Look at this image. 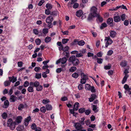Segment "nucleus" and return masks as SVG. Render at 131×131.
Here are the masks:
<instances>
[{
    "mask_svg": "<svg viewBox=\"0 0 131 131\" xmlns=\"http://www.w3.org/2000/svg\"><path fill=\"white\" fill-rule=\"evenodd\" d=\"M2 116L3 119H6L8 115L6 113L4 112L2 114Z\"/></svg>",
    "mask_w": 131,
    "mask_h": 131,
    "instance_id": "nucleus-35",
    "label": "nucleus"
},
{
    "mask_svg": "<svg viewBox=\"0 0 131 131\" xmlns=\"http://www.w3.org/2000/svg\"><path fill=\"white\" fill-rule=\"evenodd\" d=\"M121 7V6H117L115 8H113L110 9V10L112 11H116L117 10V9L120 8Z\"/></svg>",
    "mask_w": 131,
    "mask_h": 131,
    "instance_id": "nucleus-46",
    "label": "nucleus"
},
{
    "mask_svg": "<svg viewBox=\"0 0 131 131\" xmlns=\"http://www.w3.org/2000/svg\"><path fill=\"white\" fill-rule=\"evenodd\" d=\"M4 105L5 106H8L9 105V103L8 101L7 100H5L4 102Z\"/></svg>",
    "mask_w": 131,
    "mask_h": 131,
    "instance_id": "nucleus-57",
    "label": "nucleus"
},
{
    "mask_svg": "<svg viewBox=\"0 0 131 131\" xmlns=\"http://www.w3.org/2000/svg\"><path fill=\"white\" fill-rule=\"evenodd\" d=\"M54 17L51 15H50L46 19V22L48 24V26L49 28H52L53 27L52 22L53 20Z\"/></svg>",
    "mask_w": 131,
    "mask_h": 131,
    "instance_id": "nucleus-5",
    "label": "nucleus"
},
{
    "mask_svg": "<svg viewBox=\"0 0 131 131\" xmlns=\"http://www.w3.org/2000/svg\"><path fill=\"white\" fill-rule=\"evenodd\" d=\"M75 128L78 130H80L83 128V127L81 124L79 123H75Z\"/></svg>",
    "mask_w": 131,
    "mask_h": 131,
    "instance_id": "nucleus-8",
    "label": "nucleus"
},
{
    "mask_svg": "<svg viewBox=\"0 0 131 131\" xmlns=\"http://www.w3.org/2000/svg\"><path fill=\"white\" fill-rule=\"evenodd\" d=\"M49 9H46L45 10V14L47 15H49L50 14L51 11L49 10Z\"/></svg>",
    "mask_w": 131,
    "mask_h": 131,
    "instance_id": "nucleus-54",
    "label": "nucleus"
},
{
    "mask_svg": "<svg viewBox=\"0 0 131 131\" xmlns=\"http://www.w3.org/2000/svg\"><path fill=\"white\" fill-rule=\"evenodd\" d=\"M57 15V14L55 11H53L51 13V12L50 15H51V16H53V17H54L55 16H56Z\"/></svg>",
    "mask_w": 131,
    "mask_h": 131,
    "instance_id": "nucleus-50",
    "label": "nucleus"
},
{
    "mask_svg": "<svg viewBox=\"0 0 131 131\" xmlns=\"http://www.w3.org/2000/svg\"><path fill=\"white\" fill-rule=\"evenodd\" d=\"M90 89V90H90L92 92H95L94 87L93 86H91Z\"/></svg>",
    "mask_w": 131,
    "mask_h": 131,
    "instance_id": "nucleus-56",
    "label": "nucleus"
},
{
    "mask_svg": "<svg viewBox=\"0 0 131 131\" xmlns=\"http://www.w3.org/2000/svg\"><path fill=\"white\" fill-rule=\"evenodd\" d=\"M69 40V39L63 38L62 40V43L64 44L66 43Z\"/></svg>",
    "mask_w": 131,
    "mask_h": 131,
    "instance_id": "nucleus-42",
    "label": "nucleus"
},
{
    "mask_svg": "<svg viewBox=\"0 0 131 131\" xmlns=\"http://www.w3.org/2000/svg\"><path fill=\"white\" fill-rule=\"evenodd\" d=\"M16 123L14 121L12 118L8 119L7 122V126L9 127L10 129L13 130L15 128Z\"/></svg>",
    "mask_w": 131,
    "mask_h": 131,
    "instance_id": "nucleus-2",
    "label": "nucleus"
},
{
    "mask_svg": "<svg viewBox=\"0 0 131 131\" xmlns=\"http://www.w3.org/2000/svg\"><path fill=\"white\" fill-rule=\"evenodd\" d=\"M96 17L97 16L94 15H93V14H91L90 13L87 19L88 21H90L92 20L94 17Z\"/></svg>",
    "mask_w": 131,
    "mask_h": 131,
    "instance_id": "nucleus-14",
    "label": "nucleus"
},
{
    "mask_svg": "<svg viewBox=\"0 0 131 131\" xmlns=\"http://www.w3.org/2000/svg\"><path fill=\"white\" fill-rule=\"evenodd\" d=\"M46 109L45 106H43L41 107L40 110L41 112L45 113L46 111Z\"/></svg>",
    "mask_w": 131,
    "mask_h": 131,
    "instance_id": "nucleus-48",
    "label": "nucleus"
},
{
    "mask_svg": "<svg viewBox=\"0 0 131 131\" xmlns=\"http://www.w3.org/2000/svg\"><path fill=\"white\" fill-rule=\"evenodd\" d=\"M41 73H37L36 74L35 78L37 79H39L41 78Z\"/></svg>",
    "mask_w": 131,
    "mask_h": 131,
    "instance_id": "nucleus-32",
    "label": "nucleus"
},
{
    "mask_svg": "<svg viewBox=\"0 0 131 131\" xmlns=\"http://www.w3.org/2000/svg\"><path fill=\"white\" fill-rule=\"evenodd\" d=\"M97 97L96 95L94 94H92L91 95V97L89 99V101L90 102L93 101Z\"/></svg>",
    "mask_w": 131,
    "mask_h": 131,
    "instance_id": "nucleus-11",
    "label": "nucleus"
},
{
    "mask_svg": "<svg viewBox=\"0 0 131 131\" xmlns=\"http://www.w3.org/2000/svg\"><path fill=\"white\" fill-rule=\"evenodd\" d=\"M49 99H43L42 101V103L44 104H46L50 102Z\"/></svg>",
    "mask_w": 131,
    "mask_h": 131,
    "instance_id": "nucleus-30",
    "label": "nucleus"
},
{
    "mask_svg": "<svg viewBox=\"0 0 131 131\" xmlns=\"http://www.w3.org/2000/svg\"><path fill=\"white\" fill-rule=\"evenodd\" d=\"M84 117H83L81 118V119L80 120L79 122L80 124L82 125H83L84 124V121L85 120Z\"/></svg>",
    "mask_w": 131,
    "mask_h": 131,
    "instance_id": "nucleus-41",
    "label": "nucleus"
},
{
    "mask_svg": "<svg viewBox=\"0 0 131 131\" xmlns=\"http://www.w3.org/2000/svg\"><path fill=\"white\" fill-rule=\"evenodd\" d=\"M44 2V0H41L40 1L38 4V5L39 6H41L43 4V3Z\"/></svg>",
    "mask_w": 131,
    "mask_h": 131,
    "instance_id": "nucleus-64",
    "label": "nucleus"
},
{
    "mask_svg": "<svg viewBox=\"0 0 131 131\" xmlns=\"http://www.w3.org/2000/svg\"><path fill=\"white\" fill-rule=\"evenodd\" d=\"M24 129V126H19L16 128L17 131H22Z\"/></svg>",
    "mask_w": 131,
    "mask_h": 131,
    "instance_id": "nucleus-21",
    "label": "nucleus"
},
{
    "mask_svg": "<svg viewBox=\"0 0 131 131\" xmlns=\"http://www.w3.org/2000/svg\"><path fill=\"white\" fill-rule=\"evenodd\" d=\"M69 49V47L68 46H66L63 48V49L62 50L63 51V52H66L67 51H69L68 50Z\"/></svg>",
    "mask_w": 131,
    "mask_h": 131,
    "instance_id": "nucleus-52",
    "label": "nucleus"
},
{
    "mask_svg": "<svg viewBox=\"0 0 131 131\" xmlns=\"http://www.w3.org/2000/svg\"><path fill=\"white\" fill-rule=\"evenodd\" d=\"M104 41L105 43V47L107 48L108 46L111 45L113 43L112 40L110 38V36L105 37Z\"/></svg>",
    "mask_w": 131,
    "mask_h": 131,
    "instance_id": "nucleus-6",
    "label": "nucleus"
},
{
    "mask_svg": "<svg viewBox=\"0 0 131 131\" xmlns=\"http://www.w3.org/2000/svg\"><path fill=\"white\" fill-rule=\"evenodd\" d=\"M78 44L79 46H83L85 44V42L84 41L81 40L78 42Z\"/></svg>",
    "mask_w": 131,
    "mask_h": 131,
    "instance_id": "nucleus-26",
    "label": "nucleus"
},
{
    "mask_svg": "<svg viewBox=\"0 0 131 131\" xmlns=\"http://www.w3.org/2000/svg\"><path fill=\"white\" fill-rule=\"evenodd\" d=\"M79 6V5L78 3H75L73 5V7L74 8H76L78 7Z\"/></svg>",
    "mask_w": 131,
    "mask_h": 131,
    "instance_id": "nucleus-63",
    "label": "nucleus"
},
{
    "mask_svg": "<svg viewBox=\"0 0 131 131\" xmlns=\"http://www.w3.org/2000/svg\"><path fill=\"white\" fill-rule=\"evenodd\" d=\"M74 55L70 56L68 60L69 62L71 63L74 66L78 65L80 63L79 60Z\"/></svg>",
    "mask_w": 131,
    "mask_h": 131,
    "instance_id": "nucleus-1",
    "label": "nucleus"
},
{
    "mask_svg": "<svg viewBox=\"0 0 131 131\" xmlns=\"http://www.w3.org/2000/svg\"><path fill=\"white\" fill-rule=\"evenodd\" d=\"M46 109L47 110H51L52 109V107L51 105L47 104L46 106Z\"/></svg>",
    "mask_w": 131,
    "mask_h": 131,
    "instance_id": "nucleus-23",
    "label": "nucleus"
},
{
    "mask_svg": "<svg viewBox=\"0 0 131 131\" xmlns=\"http://www.w3.org/2000/svg\"><path fill=\"white\" fill-rule=\"evenodd\" d=\"M127 64V61H124L121 63L120 65L122 67H125Z\"/></svg>",
    "mask_w": 131,
    "mask_h": 131,
    "instance_id": "nucleus-24",
    "label": "nucleus"
},
{
    "mask_svg": "<svg viewBox=\"0 0 131 131\" xmlns=\"http://www.w3.org/2000/svg\"><path fill=\"white\" fill-rule=\"evenodd\" d=\"M93 108V110L95 112H97L98 110L97 109V106L95 105H93L92 106Z\"/></svg>",
    "mask_w": 131,
    "mask_h": 131,
    "instance_id": "nucleus-29",
    "label": "nucleus"
},
{
    "mask_svg": "<svg viewBox=\"0 0 131 131\" xmlns=\"http://www.w3.org/2000/svg\"><path fill=\"white\" fill-rule=\"evenodd\" d=\"M41 41L39 39H37L35 40V42L37 45H39L41 43Z\"/></svg>",
    "mask_w": 131,
    "mask_h": 131,
    "instance_id": "nucleus-45",
    "label": "nucleus"
},
{
    "mask_svg": "<svg viewBox=\"0 0 131 131\" xmlns=\"http://www.w3.org/2000/svg\"><path fill=\"white\" fill-rule=\"evenodd\" d=\"M30 85H32L33 86H34L37 88L39 86V83L37 81H36L34 83L31 82L30 83Z\"/></svg>",
    "mask_w": 131,
    "mask_h": 131,
    "instance_id": "nucleus-10",
    "label": "nucleus"
},
{
    "mask_svg": "<svg viewBox=\"0 0 131 131\" xmlns=\"http://www.w3.org/2000/svg\"><path fill=\"white\" fill-rule=\"evenodd\" d=\"M91 86L89 84H86L85 85V89L86 90H90V89Z\"/></svg>",
    "mask_w": 131,
    "mask_h": 131,
    "instance_id": "nucleus-34",
    "label": "nucleus"
},
{
    "mask_svg": "<svg viewBox=\"0 0 131 131\" xmlns=\"http://www.w3.org/2000/svg\"><path fill=\"white\" fill-rule=\"evenodd\" d=\"M67 60V59L65 57H63L62 59H61V62L62 64L65 63Z\"/></svg>",
    "mask_w": 131,
    "mask_h": 131,
    "instance_id": "nucleus-25",
    "label": "nucleus"
},
{
    "mask_svg": "<svg viewBox=\"0 0 131 131\" xmlns=\"http://www.w3.org/2000/svg\"><path fill=\"white\" fill-rule=\"evenodd\" d=\"M51 38L48 36L46 37L45 39V41L46 43H48L51 42Z\"/></svg>",
    "mask_w": 131,
    "mask_h": 131,
    "instance_id": "nucleus-16",
    "label": "nucleus"
},
{
    "mask_svg": "<svg viewBox=\"0 0 131 131\" xmlns=\"http://www.w3.org/2000/svg\"><path fill=\"white\" fill-rule=\"evenodd\" d=\"M57 45L59 47V49L60 51L61 50H63V45L61 44V42L59 41L57 43Z\"/></svg>",
    "mask_w": 131,
    "mask_h": 131,
    "instance_id": "nucleus-13",
    "label": "nucleus"
},
{
    "mask_svg": "<svg viewBox=\"0 0 131 131\" xmlns=\"http://www.w3.org/2000/svg\"><path fill=\"white\" fill-rule=\"evenodd\" d=\"M113 51L112 50H110L107 52V54L108 55H111L113 53Z\"/></svg>",
    "mask_w": 131,
    "mask_h": 131,
    "instance_id": "nucleus-62",
    "label": "nucleus"
},
{
    "mask_svg": "<svg viewBox=\"0 0 131 131\" xmlns=\"http://www.w3.org/2000/svg\"><path fill=\"white\" fill-rule=\"evenodd\" d=\"M36 128V126L35 123H33L31 126V128L33 130H35Z\"/></svg>",
    "mask_w": 131,
    "mask_h": 131,
    "instance_id": "nucleus-47",
    "label": "nucleus"
},
{
    "mask_svg": "<svg viewBox=\"0 0 131 131\" xmlns=\"http://www.w3.org/2000/svg\"><path fill=\"white\" fill-rule=\"evenodd\" d=\"M97 62L99 64H101L102 63V61L103 60L101 58H97Z\"/></svg>",
    "mask_w": 131,
    "mask_h": 131,
    "instance_id": "nucleus-55",
    "label": "nucleus"
},
{
    "mask_svg": "<svg viewBox=\"0 0 131 131\" xmlns=\"http://www.w3.org/2000/svg\"><path fill=\"white\" fill-rule=\"evenodd\" d=\"M31 120V117L30 116L27 117L25 118V121L28 122H29Z\"/></svg>",
    "mask_w": 131,
    "mask_h": 131,
    "instance_id": "nucleus-40",
    "label": "nucleus"
},
{
    "mask_svg": "<svg viewBox=\"0 0 131 131\" xmlns=\"http://www.w3.org/2000/svg\"><path fill=\"white\" fill-rule=\"evenodd\" d=\"M78 73L80 74L81 76L82 79L81 80V83L82 84L85 83L86 80L88 79L87 76L84 74L81 70H79Z\"/></svg>",
    "mask_w": 131,
    "mask_h": 131,
    "instance_id": "nucleus-3",
    "label": "nucleus"
},
{
    "mask_svg": "<svg viewBox=\"0 0 131 131\" xmlns=\"http://www.w3.org/2000/svg\"><path fill=\"white\" fill-rule=\"evenodd\" d=\"M111 66L110 64H108V65L105 66L104 67V69L106 70L110 69L111 68Z\"/></svg>",
    "mask_w": 131,
    "mask_h": 131,
    "instance_id": "nucleus-44",
    "label": "nucleus"
},
{
    "mask_svg": "<svg viewBox=\"0 0 131 131\" xmlns=\"http://www.w3.org/2000/svg\"><path fill=\"white\" fill-rule=\"evenodd\" d=\"M29 85V82L28 81H26L24 82L23 85L25 87H27Z\"/></svg>",
    "mask_w": 131,
    "mask_h": 131,
    "instance_id": "nucleus-53",
    "label": "nucleus"
},
{
    "mask_svg": "<svg viewBox=\"0 0 131 131\" xmlns=\"http://www.w3.org/2000/svg\"><path fill=\"white\" fill-rule=\"evenodd\" d=\"M8 78L9 81H6L4 82V85L5 86L9 85L10 82H12L13 83H14L17 80L16 77L15 78L13 76L12 77H9Z\"/></svg>",
    "mask_w": 131,
    "mask_h": 131,
    "instance_id": "nucleus-4",
    "label": "nucleus"
},
{
    "mask_svg": "<svg viewBox=\"0 0 131 131\" xmlns=\"http://www.w3.org/2000/svg\"><path fill=\"white\" fill-rule=\"evenodd\" d=\"M77 69V68L75 67H72L69 69V71L71 72H73Z\"/></svg>",
    "mask_w": 131,
    "mask_h": 131,
    "instance_id": "nucleus-33",
    "label": "nucleus"
},
{
    "mask_svg": "<svg viewBox=\"0 0 131 131\" xmlns=\"http://www.w3.org/2000/svg\"><path fill=\"white\" fill-rule=\"evenodd\" d=\"M97 8L94 6H93L91 8L90 13L97 16L98 14L97 13Z\"/></svg>",
    "mask_w": 131,
    "mask_h": 131,
    "instance_id": "nucleus-7",
    "label": "nucleus"
},
{
    "mask_svg": "<svg viewBox=\"0 0 131 131\" xmlns=\"http://www.w3.org/2000/svg\"><path fill=\"white\" fill-rule=\"evenodd\" d=\"M23 119V117L21 116H18L17 117L15 120L16 122L18 123H20Z\"/></svg>",
    "mask_w": 131,
    "mask_h": 131,
    "instance_id": "nucleus-12",
    "label": "nucleus"
},
{
    "mask_svg": "<svg viewBox=\"0 0 131 131\" xmlns=\"http://www.w3.org/2000/svg\"><path fill=\"white\" fill-rule=\"evenodd\" d=\"M79 106V103L78 102L75 103L74 105L73 109H74V110H75V111H77L78 109Z\"/></svg>",
    "mask_w": 131,
    "mask_h": 131,
    "instance_id": "nucleus-17",
    "label": "nucleus"
},
{
    "mask_svg": "<svg viewBox=\"0 0 131 131\" xmlns=\"http://www.w3.org/2000/svg\"><path fill=\"white\" fill-rule=\"evenodd\" d=\"M42 32L44 34H46L48 32V29L47 28L44 29L43 30Z\"/></svg>",
    "mask_w": 131,
    "mask_h": 131,
    "instance_id": "nucleus-51",
    "label": "nucleus"
},
{
    "mask_svg": "<svg viewBox=\"0 0 131 131\" xmlns=\"http://www.w3.org/2000/svg\"><path fill=\"white\" fill-rule=\"evenodd\" d=\"M110 36L112 37H114L116 35V32L114 31H111L110 32Z\"/></svg>",
    "mask_w": 131,
    "mask_h": 131,
    "instance_id": "nucleus-18",
    "label": "nucleus"
},
{
    "mask_svg": "<svg viewBox=\"0 0 131 131\" xmlns=\"http://www.w3.org/2000/svg\"><path fill=\"white\" fill-rule=\"evenodd\" d=\"M63 53L67 58L69 57V51H67L66 52H63Z\"/></svg>",
    "mask_w": 131,
    "mask_h": 131,
    "instance_id": "nucleus-38",
    "label": "nucleus"
},
{
    "mask_svg": "<svg viewBox=\"0 0 131 131\" xmlns=\"http://www.w3.org/2000/svg\"><path fill=\"white\" fill-rule=\"evenodd\" d=\"M83 11L81 10H80L76 13V15L78 17H81L83 14Z\"/></svg>",
    "mask_w": 131,
    "mask_h": 131,
    "instance_id": "nucleus-15",
    "label": "nucleus"
},
{
    "mask_svg": "<svg viewBox=\"0 0 131 131\" xmlns=\"http://www.w3.org/2000/svg\"><path fill=\"white\" fill-rule=\"evenodd\" d=\"M17 98L14 95H12L10 96V101L14 102L16 100Z\"/></svg>",
    "mask_w": 131,
    "mask_h": 131,
    "instance_id": "nucleus-20",
    "label": "nucleus"
},
{
    "mask_svg": "<svg viewBox=\"0 0 131 131\" xmlns=\"http://www.w3.org/2000/svg\"><path fill=\"white\" fill-rule=\"evenodd\" d=\"M85 109L83 108H82L80 109L79 110V112L81 113H83L85 112Z\"/></svg>",
    "mask_w": 131,
    "mask_h": 131,
    "instance_id": "nucleus-49",
    "label": "nucleus"
},
{
    "mask_svg": "<svg viewBox=\"0 0 131 131\" xmlns=\"http://www.w3.org/2000/svg\"><path fill=\"white\" fill-rule=\"evenodd\" d=\"M24 105L22 104H21L19 105L18 107V109L19 110L21 111L22 109L24 108Z\"/></svg>",
    "mask_w": 131,
    "mask_h": 131,
    "instance_id": "nucleus-27",
    "label": "nucleus"
},
{
    "mask_svg": "<svg viewBox=\"0 0 131 131\" xmlns=\"http://www.w3.org/2000/svg\"><path fill=\"white\" fill-rule=\"evenodd\" d=\"M46 7L48 9H51L52 8V6L50 4L47 3L46 5Z\"/></svg>",
    "mask_w": 131,
    "mask_h": 131,
    "instance_id": "nucleus-28",
    "label": "nucleus"
},
{
    "mask_svg": "<svg viewBox=\"0 0 131 131\" xmlns=\"http://www.w3.org/2000/svg\"><path fill=\"white\" fill-rule=\"evenodd\" d=\"M84 112L86 115H88L91 113V111L90 110H85Z\"/></svg>",
    "mask_w": 131,
    "mask_h": 131,
    "instance_id": "nucleus-60",
    "label": "nucleus"
},
{
    "mask_svg": "<svg viewBox=\"0 0 131 131\" xmlns=\"http://www.w3.org/2000/svg\"><path fill=\"white\" fill-rule=\"evenodd\" d=\"M79 75L78 73H74L72 74V77L75 78H77L79 76Z\"/></svg>",
    "mask_w": 131,
    "mask_h": 131,
    "instance_id": "nucleus-39",
    "label": "nucleus"
},
{
    "mask_svg": "<svg viewBox=\"0 0 131 131\" xmlns=\"http://www.w3.org/2000/svg\"><path fill=\"white\" fill-rule=\"evenodd\" d=\"M107 26V25L105 23H103L102 24H101V26L100 27V28L101 29H102L106 27Z\"/></svg>",
    "mask_w": 131,
    "mask_h": 131,
    "instance_id": "nucleus-43",
    "label": "nucleus"
},
{
    "mask_svg": "<svg viewBox=\"0 0 131 131\" xmlns=\"http://www.w3.org/2000/svg\"><path fill=\"white\" fill-rule=\"evenodd\" d=\"M125 15L124 14H122L120 15L121 19L123 21H124L125 19Z\"/></svg>",
    "mask_w": 131,
    "mask_h": 131,
    "instance_id": "nucleus-36",
    "label": "nucleus"
},
{
    "mask_svg": "<svg viewBox=\"0 0 131 131\" xmlns=\"http://www.w3.org/2000/svg\"><path fill=\"white\" fill-rule=\"evenodd\" d=\"M27 91L29 92H32L34 91L32 85H30L29 86L28 88Z\"/></svg>",
    "mask_w": 131,
    "mask_h": 131,
    "instance_id": "nucleus-19",
    "label": "nucleus"
},
{
    "mask_svg": "<svg viewBox=\"0 0 131 131\" xmlns=\"http://www.w3.org/2000/svg\"><path fill=\"white\" fill-rule=\"evenodd\" d=\"M113 19L112 18H109L107 20V23L108 24H111L113 23Z\"/></svg>",
    "mask_w": 131,
    "mask_h": 131,
    "instance_id": "nucleus-22",
    "label": "nucleus"
},
{
    "mask_svg": "<svg viewBox=\"0 0 131 131\" xmlns=\"http://www.w3.org/2000/svg\"><path fill=\"white\" fill-rule=\"evenodd\" d=\"M114 21L116 22H118L120 21L121 20L120 16L118 15H117L114 16Z\"/></svg>",
    "mask_w": 131,
    "mask_h": 131,
    "instance_id": "nucleus-9",
    "label": "nucleus"
},
{
    "mask_svg": "<svg viewBox=\"0 0 131 131\" xmlns=\"http://www.w3.org/2000/svg\"><path fill=\"white\" fill-rule=\"evenodd\" d=\"M23 62L22 61L18 62V65L19 67H21L23 66Z\"/></svg>",
    "mask_w": 131,
    "mask_h": 131,
    "instance_id": "nucleus-58",
    "label": "nucleus"
},
{
    "mask_svg": "<svg viewBox=\"0 0 131 131\" xmlns=\"http://www.w3.org/2000/svg\"><path fill=\"white\" fill-rule=\"evenodd\" d=\"M124 88L127 90H128L129 89V87L128 85L127 84H125L124 86Z\"/></svg>",
    "mask_w": 131,
    "mask_h": 131,
    "instance_id": "nucleus-61",
    "label": "nucleus"
},
{
    "mask_svg": "<svg viewBox=\"0 0 131 131\" xmlns=\"http://www.w3.org/2000/svg\"><path fill=\"white\" fill-rule=\"evenodd\" d=\"M83 56V55L80 52L79 53H77V54L76 55V57H82Z\"/></svg>",
    "mask_w": 131,
    "mask_h": 131,
    "instance_id": "nucleus-59",
    "label": "nucleus"
},
{
    "mask_svg": "<svg viewBox=\"0 0 131 131\" xmlns=\"http://www.w3.org/2000/svg\"><path fill=\"white\" fill-rule=\"evenodd\" d=\"M36 90L38 91H41L42 89V86L41 85H39V86L36 88Z\"/></svg>",
    "mask_w": 131,
    "mask_h": 131,
    "instance_id": "nucleus-37",
    "label": "nucleus"
},
{
    "mask_svg": "<svg viewBox=\"0 0 131 131\" xmlns=\"http://www.w3.org/2000/svg\"><path fill=\"white\" fill-rule=\"evenodd\" d=\"M128 77V76L126 75H125L124 76L122 81V83L123 84H124L125 83Z\"/></svg>",
    "mask_w": 131,
    "mask_h": 131,
    "instance_id": "nucleus-31",
    "label": "nucleus"
}]
</instances>
